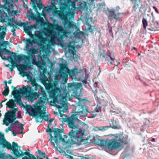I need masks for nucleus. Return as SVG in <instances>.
<instances>
[{
	"label": "nucleus",
	"instance_id": "1",
	"mask_svg": "<svg viewBox=\"0 0 159 159\" xmlns=\"http://www.w3.org/2000/svg\"><path fill=\"white\" fill-rule=\"evenodd\" d=\"M68 125L69 128L76 130H71L69 132L68 135L70 138V141L72 144L80 145L84 142L83 136L84 133L82 130H77L79 129V125L77 122L80 120L78 119L77 116L75 114H72L70 116L68 117L66 120Z\"/></svg>",
	"mask_w": 159,
	"mask_h": 159
},
{
	"label": "nucleus",
	"instance_id": "2",
	"mask_svg": "<svg viewBox=\"0 0 159 159\" xmlns=\"http://www.w3.org/2000/svg\"><path fill=\"white\" fill-rule=\"evenodd\" d=\"M113 136V140L111 142H108L107 141L101 140L100 146H107L109 149L112 150L122 147L123 145H127L129 143L128 138L120 133L116 134Z\"/></svg>",
	"mask_w": 159,
	"mask_h": 159
},
{
	"label": "nucleus",
	"instance_id": "3",
	"mask_svg": "<svg viewBox=\"0 0 159 159\" xmlns=\"http://www.w3.org/2000/svg\"><path fill=\"white\" fill-rule=\"evenodd\" d=\"M53 118H51L48 121V125L47 126L48 129H46V132L48 133V134L50 135V138L49 140L50 141L51 144L57 148L56 147H55L54 143L52 141L54 138L55 143L57 145L58 143V141L61 140V141L65 142V139L63 138L61 133L62 132V130L57 128H50L52 122L53 121Z\"/></svg>",
	"mask_w": 159,
	"mask_h": 159
},
{
	"label": "nucleus",
	"instance_id": "4",
	"mask_svg": "<svg viewBox=\"0 0 159 159\" xmlns=\"http://www.w3.org/2000/svg\"><path fill=\"white\" fill-rule=\"evenodd\" d=\"M41 83L45 86L48 87V92L50 98H52L53 102H57V97L60 96L61 94V90L59 88L57 87L56 86L49 85L47 82L48 81L47 78L45 75L43 76L40 80Z\"/></svg>",
	"mask_w": 159,
	"mask_h": 159
},
{
	"label": "nucleus",
	"instance_id": "5",
	"mask_svg": "<svg viewBox=\"0 0 159 159\" xmlns=\"http://www.w3.org/2000/svg\"><path fill=\"white\" fill-rule=\"evenodd\" d=\"M77 69L70 70L65 64H61L60 65V69L59 70L60 79L64 83L67 82L68 80V75L72 78L76 77L77 74Z\"/></svg>",
	"mask_w": 159,
	"mask_h": 159
},
{
	"label": "nucleus",
	"instance_id": "6",
	"mask_svg": "<svg viewBox=\"0 0 159 159\" xmlns=\"http://www.w3.org/2000/svg\"><path fill=\"white\" fill-rule=\"evenodd\" d=\"M62 0H52L51 1V4L52 7L49 6L48 8L49 10L52 11H53V14L57 16L60 18L62 20H64L66 22L68 21L67 16L63 11L60 10H57V8L56 6V2H59L60 6H62L63 7H66L67 6L66 2H64V3L62 2Z\"/></svg>",
	"mask_w": 159,
	"mask_h": 159
},
{
	"label": "nucleus",
	"instance_id": "7",
	"mask_svg": "<svg viewBox=\"0 0 159 159\" xmlns=\"http://www.w3.org/2000/svg\"><path fill=\"white\" fill-rule=\"evenodd\" d=\"M42 106H38L32 111L30 116L36 117V121L37 122H41L43 120L47 121L49 119V116L45 115L46 112L42 110Z\"/></svg>",
	"mask_w": 159,
	"mask_h": 159
},
{
	"label": "nucleus",
	"instance_id": "8",
	"mask_svg": "<svg viewBox=\"0 0 159 159\" xmlns=\"http://www.w3.org/2000/svg\"><path fill=\"white\" fill-rule=\"evenodd\" d=\"M5 4L2 6L3 11L2 15L5 13L7 15V18L8 16L16 15L17 11L14 10V9L13 1V0H3Z\"/></svg>",
	"mask_w": 159,
	"mask_h": 159
},
{
	"label": "nucleus",
	"instance_id": "9",
	"mask_svg": "<svg viewBox=\"0 0 159 159\" xmlns=\"http://www.w3.org/2000/svg\"><path fill=\"white\" fill-rule=\"evenodd\" d=\"M4 137L3 134H1L0 132V145H2L3 148H6L9 150H12L13 154H16L15 153L18 152V148L20 146H19L17 143L14 142L12 143L11 145V144L7 141Z\"/></svg>",
	"mask_w": 159,
	"mask_h": 159
},
{
	"label": "nucleus",
	"instance_id": "10",
	"mask_svg": "<svg viewBox=\"0 0 159 159\" xmlns=\"http://www.w3.org/2000/svg\"><path fill=\"white\" fill-rule=\"evenodd\" d=\"M5 35V32L0 33V57L3 60H6L7 59L5 56H3V53L6 55L8 54V52H11V51L6 49V46L9 44V42L7 41H3Z\"/></svg>",
	"mask_w": 159,
	"mask_h": 159
},
{
	"label": "nucleus",
	"instance_id": "11",
	"mask_svg": "<svg viewBox=\"0 0 159 159\" xmlns=\"http://www.w3.org/2000/svg\"><path fill=\"white\" fill-rule=\"evenodd\" d=\"M22 89H20L21 93L25 95L26 97H32L35 99L39 97L40 93L39 92H34L31 87L26 88L25 85L23 86Z\"/></svg>",
	"mask_w": 159,
	"mask_h": 159
},
{
	"label": "nucleus",
	"instance_id": "12",
	"mask_svg": "<svg viewBox=\"0 0 159 159\" xmlns=\"http://www.w3.org/2000/svg\"><path fill=\"white\" fill-rule=\"evenodd\" d=\"M75 115L83 117L86 116L89 112L86 106L79 102L75 106Z\"/></svg>",
	"mask_w": 159,
	"mask_h": 159
},
{
	"label": "nucleus",
	"instance_id": "13",
	"mask_svg": "<svg viewBox=\"0 0 159 159\" xmlns=\"http://www.w3.org/2000/svg\"><path fill=\"white\" fill-rule=\"evenodd\" d=\"M33 30H32V27H28L26 30L27 32L26 33L30 37L32 38V39H26L25 40V44L26 46L25 48L26 49L29 48L31 46H32L34 43L36 42H37V39L35 38V35L32 34V31Z\"/></svg>",
	"mask_w": 159,
	"mask_h": 159
},
{
	"label": "nucleus",
	"instance_id": "14",
	"mask_svg": "<svg viewBox=\"0 0 159 159\" xmlns=\"http://www.w3.org/2000/svg\"><path fill=\"white\" fill-rule=\"evenodd\" d=\"M120 7H116V10L111 9L108 11V17L111 20H115L116 21H120L122 18V15L124 14L123 13H120L118 12L117 10H119Z\"/></svg>",
	"mask_w": 159,
	"mask_h": 159
},
{
	"label": "nucleus",
	"instance_id": "15",
	"mask_svg": "<svg viewBox=\"0 0 159 159\" xmlns=\"http://www.w3.org/2000/svg\"><path fill=\"white\" fill-rule=\"evenodd\" d=\"M100 56H102L107 61L109 60L108 61V64H112L114 62L115 58L114 56V53L112 52H110L109 51L107 52L106 55L103 51V52H101L99 54Z\"/></svg>",
	"mask_w": 159,
	"mask_h": 159
},
{
	"label": "nucleus",
	"instance_id": "16",
	"mask_svg": "<svg viewBox=\"0 0 159 159\" xmlns=\"http://www.w3.org/2000/svg\"><path fill=\"white\" fill-rule=\"evenodd\" d=\"M11 87L13 88V89L11 92V94L15 98V101L19 105L22 104L24 106V105L21 100V97L20 95L19 91L17 89L16 87H14L13 86H12Z\"/></svg>",
	"mask_w": 159,
	"mask_h": 159
},
{
	"label": "nucleus",
	"instance_id": "17",
	"mask_svg": "<svg viewBox=\"0 0 159 159\" xmlns=\"http://www.w3.org/2000/svg\"><path fill=\"white\" fill-rule=\"evenodd\" d=\"M8 54H11V55L14 58L15 60H21L28 61H29L30 58L32 57L31 55H30L29 56H26L24 54H20L18 55H16L15 52H13L11 51V52H8Z\"/></svg>",
	"mask_w": 159,
	"mask_h": 159
},
{
	"label": "nucleus",
	"instance_id": "18",
	"mask_svg": "<svg viewBox=\"0 0 159 159\" xmlns=\"http://www.w3.org/2000/svg\"><path fill=\"white\" fill-rule=\"evenodd\" d=\"M82 86L80 83H72L67 84V89L69 91H72L73 93H76L77 91Z\"/></svg>",
	"mask_w": 159,
	"mask_h": 159
},
{
	"label": "nucleus",
	"instance_id": "19",
	"mask_svg": "<svg viewBox=\"0 0 159 159\" xmlns=\"http://www.w3.org/2000/svg\"><path fill=\"white\" fill-rule=\"evenodd\" d=\"M42 97H40L37 103L39 104H42L48 102V99L47 97L46 94L43 88L41 89Z\"/></svg>",
	"mask_w": 159,
	"mask_h": 159
},
{
	"label": "nucleus",
	"instance_id": "20",
	"mask_svg": "<svg viewBox=\"0 0 159 159\" xmlns=\"http://www.w3.org/2000/svg\"><path fill=\"white\" fill-rule=\"evenodd\" d=\"M8 58H10V60L12 61L11 62V64L12 65L10 67L11 69H14V67L16 66L18 70H20V69L22 71H24L26 70L27 66L24 65H16V63L14 61H13V58L11 56H9L8 57Z\"/></svg>",
	"mask_w": 159,
	"mask_h": 159
},
{
	"label": "nucleus",
	"instance_id": "21",
	"mask_svg": "<svg viewBox=\"0 0 159 159\" xmlns=\"http://www.w3.org/2000/svg\"><path fill=\"white\" fill-rule=\"evenodd\" d=\"M4 118L3 120V124L7 126L9 123H11V126L13 124V121L16 120V116L7 117L4 116Z\"/></svg>",
	"mask_w": 159,
	"mask_h": 159
},
{
	"label": "nucleus",
	"instance_id": "22",
	"mask_svg": "<svg viewBox=\"0 0 159 159\" xmlns=\"http://www.w3.org/2000/svg\"><path fill=\"white\" fill-rule=\"evenodd\" d=\"M7 19V15L6 14L4 13V14L1 16L0 17V22L4 23L5 22V20ZM6 27V26H5L4 25L2 26L0 25V33L3 32H5L6 34L7 32Z\"/></svg>",
	"mask_w": 159,
	"mask_h": 159
},
{
	"label": "nucleus",
	"instance_id": "23",
	"mask_svg": "<svg viewBox=\"0 0 159 159\" xmlns=\"http://www.w3.org/2000/svg\"><path fill=\"white\" fill-rule=\"evenodd\" d=\"M18 26H20L21 27L23 26L24 28V30L25 33L27 32L26 30L28 27H32V30H33V28H34L35 30L37 29L36 26L34 25H30V26H27L26 24L25 23H22L21 21H19L18 22V23L16 24L15 25V28L17 29H19V28L18 27Z\"/></svg>",
	"mask_w": 159,
	"mask_h": 159
},
{
	"label": "nucleus",
	"instance_id": "24",
	"mask_svg": "<svg viewBox=\"0 0 159 159\" xmlns=\"http://www.w3.org/2000/svg\"><path fill=\"white\" fill-rule=\"evenodd\" d=\"M68 36L67 32L62 28V30L59 32V33L58 34L57 40L58 41H61L65 37H67Z\"/></svg>",
	"mask_w": 159,
	"mask_h": 159
},
{
	"label": "nucleus",
	"instance_id": "25",
	"mask_svg": "<svg viewBox=\"0 0 159 159\" xmlns=\"http://www.w3.org/2000/svg\"><path fill=\"white\" fill-rule=\"evenodd\" d=\"M32 7L33 9L34 10L35 12L38 15H39L40 14L37 10V8H39V10H40L42 9H43L44 8V6L42 4H37L36 2L33 3Z\"/></svg>",
	"mask_w": 159,
	"mask_h": 159
},
{
	"label": "nucleus",
	"instance_id": "26",
	"mask_svg": "<svg viewBox=\"0 0 159 159\" xmlns=\"http://www.w3.org/2000/svg\"><path fill=\"white\" fill-rule=\"evenodd\" d=\"M18 110V108H14L11 110L10 111H7L5 114L4 116L7 117L16 116V112Z\"/></svg>",
	"mask_w": 159,
	"mask_h": 159
},
{
	"label": "nucleus",
	"instance_id": "27",
	"mask_svg": "<svg viewBox=\"0 0 159 159\" xmlns=\"http://www.w3.org/2000/svg\"><path fill=\"white\" fill-rule=\"evenodd\" d=\"M6 107L11 108H14L16 107V105L14 101L12 99H9L6 103Z\"/></svg>",
	"mask_w": 159,
	"mask_h": 159
},
{
	"label": "nucleus",
	"instance_id": "28",
	"mask_svg": "<svg viewBox=\"0 0 159 159\" xmlns=\"http://www.w3.org/2000/svg\"><path fill=\"white\" fill-rule=\"evenodd\" d=\"M35 35V38H36L39 39L40 43H44L45 41V38L43 37L42 34L41 33H39L37 34H34ZM38 41L39 40H37Z\"/></svg>",
	"mask_w": 159,
	"mask_h": 159
},
{
	"label": "nucleus",
	"instance_id": "29",
	"mask_svg": "<svg viewBox=\"0 0 159 159\" xmlns=\"http://www.w3.org/2000/svg\"><path fill=\"white\" fill-rule=\"evenodd\" d=\"M52 28L53 29L57 30L58 31L59 35V32L61 30H62V28L59 25L57 24H54L52 26Z\"/></svg>",
	"mask_w": 159,
	"mask_h": 159
},
{
	"label": "nucleus",
	"instance_id": "30",
	"mask_svg": "<svg viewBox=\"0 0 159 159\" xmlns=\"http://www.w3.org/2000/svg\"><path fill=\"white\" fill-rule=\"evenodd\" d=\"M28 52L29 53V54L28 56H29L30 55H32V57L30 58H32L34 57H35V54L36 53V52L37 51L34 48H29L28 50Z\"/></svg>",
	"mask_w": 159,
	"mask_h": 159
},
{
	"label": "nucleus",
	"instance_id": "31",
	"mask_svg": "<svg viewBox=\"0 0 159 159\" xmlns=\"http://www.w3.org/2000/svg\"><path fill=\"white\" fill-rule=\"evenodd\" d=\"M24 155L28 156H25L22 158V159H32V158L34 157V155L32 154H30V153L27 152H24Z\"/></svg>",
	"mask_w": 159,
	"mask_h": 159
},
{
	"label": "nucleus",
	"instance_id": "32",
	"mask_svg": "<svg viewBox=\"0 0 159 159\" xmlns=\"http://www.w3.org/2000/svg\"><path fill=\"white\" fill-rule=\"evenodd\" d=\"M143 28L145 31L146 30L147 27L148 26V23L146 19L143 18L142 20Z\"/></svg>",
	"mask_w": 159,
	"mask_h": 159
},
{
	"label": "nucleus",
	"instance_id": "33",
	"mask_svg": "<svg viewBox=\"0 0 159 159\" xmlns=\"http://www.w3.org/2000/svg\"><path fill=\"white\" fill-rule=\"evenodd\" d=\"M9 87H4V90L2 92V94L5 96H7L9 93Z\"/></svg>",
	"mask_w": 159,
	"mask_h": 159
},
{
	"label": "nucleus",
	"instance_id": "34",
	"mask_svg": "<svg viewBox=\"0 0 159 159\" xmlns=\"http://www.w3.org/2000/svg\"><path fill=\"white\" fill-rule=\"evenodd\" d=\"M133 4V8L134 11H136L138 8L139 7V5L138 3V2H133L132 3Z\"/></svg>",
	"mask_w": 159,
	"mask_h": 159
},
{
	"label": "nucleus",
	"instance_id": "35",
	"mask_svg": "<svg viewBox=\"0 0 159 159\" xmlns=\"http://www.w3.org/2000/svg\"><path fill=\"white\" fill-rule=\"evenodd\" d=\"M66 105V102L63 100H61V105H58L57 107L58 109H61L63 107H65Z\"/></svg>",
	"mask_w": 159,
	"mask_h": 159
},
{
	"label": "nucleus",
	"instance_id": "36",
	"mask_svg": "<svg viewBox=\"0 0 159 159\" xmlns=\"http://www.w3.org/2000/svg\"><path fill=\"white\" fill-rule=\"evenodd\" d=\"M86 24L87 25V30H88L91 33H93V30L91 28L92 26L88 22H86Z\"/></svg>",
	"mask_w": 159,
	"mask_h": 159
},
{
	"label": "nucleus",
	"instance_id": "37",
	"mask_svg": "<svg viewBox=\"0 0 159 159\" xmlns=\"http://www.w3.org/2000/svg\"><path fill=\"white\" fill-rule=\"evenodd\" d=\"M67 19H68V18H67ZM68 19V21L66 22L64 20H63L65 22V25L67 23H69L68 24V27L70 28H73V27L74 26V24H73V22L72 21H71V22L69 21L68 20V19Z\"/></svg>",
	"mask_w": 159,
	"mask_h": 159
},
{
	"label": "nucleus",
	"instance_id": "38",
	"mask_svg": "<svg viewBox=\"0 0 159 159\" xmlns=\"http://www.w3.org/2000/svg\"><path fill=\"white\" fill-rule=\"evenodd\" d=\"M16 154H14L16 157L17 158H20V157H22L24 155V152H21V153H20V152H19V151L18 150V152H16L15 153Z\"/></svg>",
	"mask_w": 159,
	"mask_h": 159
},
{
	"label": "nucleus",
	"instance_id": "39",
	"mask_svg": "<svg viewBox=\"0 0 159 159\" xmlns=\"http://www.w3.org/2000/svg\"><path fill=\"white\" fill-rule=\"evenodd\" d=\"M17 123L18 125H19L20 126L21 129L22 131H23L24 129L23 126L24 125L22 123H20L19 121L16 120L15 121L14 123H13V125H15V124Z\"/></svg>",
	"mask_w": 159,
	"mask_h": 159
},
{
	"label": "nucleus",
	"instance_id": "40",
	"mask_svg": "<svg viewBox=\"0 0 159 159\" xmlns=\"http://www.w3.org/2000/svg\"><path fill=\"white\" fill-rule=\"evenodd\" d=\"M32 63L33 65H37L38 63H39V61H37L35 57H34L32 58Z\"/></svg>",
	"mask_w": 159,
	"mask_h": 159
},
{
	"label": "nucleus",
	"instance_id": "41",
	"mask_svg": "<svg viewBox=\"0 0 159 159\" xmlns=\"http://www.w3.org/2000/svg\"><path fill=\"white\" fill-rule=\"evenodd\" d=\"M69 52L70 53H72L73 52V51L72 49H74L73 46L70 44L68 45Z\"/></svg>",
	"mask_w": 159,
	"mask_h": 159
},
{
	"label": "nucleus",
	"instance_id": "42",
	"mask_svg": "<svg viewBox=\"0 0 159 159\" xmlns=\"http://www.w3.org/2000/svg\"><path fill=\"white\" fill-rule=\"evenodd\" d=\"M34 87V89L35 91L38 90L39 89H40L41 90L42 89V88H43L42 87L38 84H36V85H35Z\"/></svg>",
	"mask_w": 159,
	"mask_h": 159
},
{
	"label": "nucleus",
	"instance_id": "43",
	"mask_svg": "<svg viewBox=\"0 0 159 159\" xmlns=\"http://www.w3.org/2000/svg\"><path fill=\"white\" fill-rule=\"evenodd\" d=\"M114 122V121H112V126H111V127L113 128H114V129H119L120 128V126L119 125H113V123ZM114 123H116V122H114Z\"/></svg>",
	"mask_w": 159,
	"mask_h": 159
},
{
	"label": "nucleus",
	"instance_id": "44",
	"mask_svg": "<svg viewBox=\"0 0 159 159\" xmlns=\"http://www.w3.org/2000/svg\"><path fill=\"white\" fill-rule=\"evenodd\" d=\"M21 105H22V106H23L22 104H21ZM23 107H25V108L26 110L27 111H28L30 110V109L31 108V105H26L25 107L24 106H23Z\"/></svg>",
	"mask_w": 159,
	"mask_h": 159
},
{
	"label": "nucleus",
	"instance_id": "45",
	"mask_svg": "<svg viewBox=\"0 0 159 159\" xmlns=\"http://www.w3.org/2000/svg\"><path fill=\"white\" fill-rule=\"evenodd\" d=\"M111 127L110 126H103L100 127L99 129V130H101L102 131H104L106 129H108L109 128Z\"/></svg>",
	"mask_w": 159,
	"mask_h": 159
},
{
	"label": "nucleus",
	"instance_id": "46",
	"mask_svg": "<svg viewBox=\"0 0 159 159\" xmlns=\"http://www.w3.org/2000/svg\"><path fill=\"white\" fill-rule=\"evenodd\" d=\"M30 81L31 84L32 85V86L33 87L36 85V84H38L36 83V82L35 80H32Z\"/></svg>",
	"mask_w": 159,
	"mask_h": 159
},
{
	"label": "nucleus",
	"instance_id": "47",
	"mask_svg": "<svg viewBox=\"0 0 159 159\" xmlns=\"http://www.w3.org/2000/svg\"><path fill=\"white\" fill-rule=\"evenodd\" d=\"M4 159H17L13 157L11 155H9V156H6Z\"/></svg>",
	"mask_w": 159,
	"mask_h": 159
},
{
	"label": "nucleus",
	"instance_id": "48",
	"mask_svg": "<svg viewBox=\"0 0 159 159\" xmlns=\"http://www.w3.org/2000/svg\"><path fill=\"white\" fill-rule=\"evenodd\" d=\"M68 2L69 3L70 2H71L72 7L73 8H75V2H72L70 0H68Z\"/></svg>",
	"mask_w": 159,
	"mask_h": 159
},
{
	"label": "nucleus",
	"instance_id": "49",
	"mask_svg": "<svg viewBox=\"0 0 159 159\" xmlns=\"http://www.w3.org/2000/svg\"><path fill=\"white\" fill-rule=\"evenodd\" d=\"M65 112V110L64 109H63L62 111L60 110L59 111V114L60 115V117H63V114L62 113V112L63 113H64Z\"/></svg>",
	"mask_w": 159,
	"mask_h": 159
},
{
	"label": "nucleus",
	"instance_id": "50",
	"mask_svg": "<svg viewBox=\"0 0 159 159\" xmlns=\"http://www.w3.org/2000/svg\"><path fill=\"white\" fill-rule=\"evenodd\" d=\"M2 11H3L2 6L0 7V17L2 15Z\"/></svg>",
	"mask_w": 159,
	"mask_h": 159
},
{
	"label": "nucleus",
	"instance_id": "51",
	"mask_svg": "<svg viewBox=\"0 0 159 159\" xmlns=\"http://www.w3.org/2000/svg\"><path fill=\"white\" fill-rule=\"evenodd\" d=\"M9 131H11L10 126L8 128H7L5 129V131L6 132H7Z\"/></svg>",
	"mask_w": 159,
	"mask_h": 159
},
{
	"label": "nucleus",
	"instance_id": "52",
	"mask_svg": "<svg viewBox=\"0 0 159 159\" xmlns=\"http://www.w3.org/2000/svg\"><path fill=\"white\" fill-rule=\"evenodd\" d=\"M17 118H22L21 116L20 112H19L17 114Z\"/></svg>",
	"mask_w": 159,
	"mask_h": 159
},
{
	"label": "nucleus",
	"instance_id": "53",
	"mask_svg": "<svg viewBox=\"0 0 159 159\" xmlns=\"http://www.w3.org/2000/svg\"><path fill=\"white\" fill-rule=\"evenodd\" d=\"M153 9H154L155 10V11H156V12L157 13H159V11H158V9H157V8H156V7L155 6H153Z\"/></svg>",
	"mask_w": 159,
	"mask_h": 159
},
{
	"label": "nucleus",
	"instance_id": "54",
	"mask_svg": "<svg viewBox=\"0 0 159 159\" xmlns=\"http://www.w3.org/2000/svg\"><path fill=\"white\" fill-rule=\"evenodd\" d=\"M40 155L42 156L43 158H45L46 157H47V155L45 154V153L43 152L42 153V154H41Z\"/></svg>",
	"mask_w": 159,
	"mask_h": 159
},
{
	"label": "nucleus",
	"instance_id": "55",
	"mask_svg": "<svg viewBox=\"0 0 159 159\" xmlns=\"http://www.w3.org/2000/svg\"><path fill=\"white\" fill-rule=\"evenodd\" d=\"M3 83L5 84V86L4 87H9L7 85V80H5L4 81Z\"/></svg>",
	"mask_w": 159,
	"mask_h": 159
},
{
	"label": "nucleus",
	"instance_id": "56",
	"mask_svg": "<svg viewBox=\"0 0 159 159\" xmlns=\"http://www.w3.org/2000/svg\"><path fill=\"white\" fill-rule=\"evenodd\" d=\"M152 17L151 18L152 21V22H153L154 21V19H155V17L153 14H152Z\"/></svg>",
	"mask_w": 159,
	"mask_h": 159
},
{
	"label": "nucleus",
	"instance_id": "57",
	"mask_svg": "<svg viewBox=\"0 0 159 159\" xmlns=\"http://www.w3.org/2000/svg\"><path fill=\"white\" fill-rule=\"evenodd\" d=\"M23 77H24L25 76H26L27 75V73L26 72L23 71Z\"/></svg>",
	"mask_w": 159,
	"mask_h": 159
},
{
	"label": "nucleus",
	"instance_id": "58",
	"mask_svg": "<svg viewBox=\"0 0 159 159\" xmlns=\"http://www.w3.org/2000/svg\"><path fill=\"white\" fill-rule=\"evenodd\" d=\"M12 125L11 126H10L11 128L12 129L14 130L15 129V125Z\"/></svg>",
	"mask_w": 159,
	"mask_h": 159
},
{
	"label": "nucleus",
	"instance_id": "59",
	"mask_svg": "<svg viewBox=\"0 0 159 159\" xmlns=\"http://www.w3.org/2000/svg\"><path fill=\"white\" fill-rule=\"evenodd\" d=\"M9 25L11 26H12V27H13L14 26L15 27V25L13 24V23H9Z\"/></svg>",
	"mask_w": 159,
	"mask_h": 159
},
{
	"label": "nucleus",
	"instance_id": "60",
	"mask_svg": "<svg viewBox=\"0 0 159 159\" xmlns=\"http://www.w3.org/2000/svg\"><path fill=\"white\" fill-rule=\"evenodd\" d=\"M16 29L15 28H12L11 30V31L13 33H15V32Z\"/></svg>",
	"mask_w": 159,
	"mask_h": 159
},
{
	"label": "nucleus",
	"instance_id": "61",
	"mask_svg": "<svg viewBox=\"0 0 159 159\" xmlns=\"http://www.w3.org/2000/svg\"><path fill=\"white\" fill-rule=\"evenodd\" d=\"M38 152L39 155H41V154H42V153H43V152H41V151L39 150H38Z\"/></svg>",
	"mask_w": 159,
	"mask_h": 159
},
{
	"label": "nucleus",
	"instance_id": "62",
	"mask_svg": "<svg viewBox=\"0 0 159 159\" xmlns=\"http://www.w3.org/2000/svg\"><path fill=\"white\" fill-rule=\"evenodd\" d=\"M100 108L99 107L97 108V107L96 108V109H95V111L97 112H98L99 111V110L100 109Z\"/></svg>",
	"mask_w": 159,
	"mask_h": 159
},
{
	"label": "nucleus",
	"instance_id": "63",
	"mask_svg": "<svg viewBox=\"0 0 159 159\" xmlns=\"http://www.w3.org/2000/svg\"><path fill=\"white\" fill-rule=\"evenodd\" d=\"M11 131V133H12V134H13V135L14 136H16V135L17 134L15 133L13 131Z\"/></svg>",
	"mask_w": 159,
	"mask_h": 159
},
{
	"label": "nucleus",
	"instance_id": "64",
	"mask_svg": "<svg viewBox=\"0 0 159 159\" xmlns=\"http://www.w3.org/2000/svg\"><path fill=\"white\" fill-rule=\"evenodd\" d=\"M8 83L9 84H11V80H9L8 82Z\"/></svg>",
	"mask_w": 159,
	"mask_h": 159
}]
</instances>
